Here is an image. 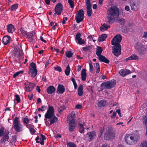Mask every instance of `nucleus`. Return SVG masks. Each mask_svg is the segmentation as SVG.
<instances>
[{"instance_id": "1", "label": "nucleus", "mask_w": 147, "mask_h": 147, "mask_svg": "<svg viewBox=\"0 0 147 147\" xmlns=\"http://www.w3.org/2000/svg\"><path fill=\"white\" fill-rule=\"evenodd\" d=\"M107 22L111 24L118 18L119 15V10L115 6H112L107 11Z\"/></svg>"}, {"instance_id": "2", "label": "nucleus", "mask_w": 147, "mask_h": 147, "mask_svg": "<svg viewBox=\"0 0 147 147\" xmlns=\"http://www.w3.org/2000/svg\"><path fill=\"white\" fill-rule=\"evenodd\" d=\"M121 40V35L118 34L116 35L111 41L112 45H114L113 47V53L116 56H119L121 53V46L119 43Z\"/></svg>"}, {"instance_id": "3", "label": "nucleus", "mask_w": 147, "mask_h": 147, "mask_svg": "<svg viewBox=\"0 0 147 147\" xmlns=\"http://www.w3.org/2000/svg\"><path fill=\"white\" fill-rule=\"evenodd\" d=\"M54 111L53 107L49 105L47 111L45 115V117L49 119V121L50 122V125L56 122L58 119L54 114Z\"/></svg>"}, {"instance_id": "4", "label": "nucleus", "mask_w": 147, "mask_h": 147, "mask_svg": "<svg viewBox=\"0 0 147 147\" xmlns=\"http://www.w3.org/2000/svg\"><path fill=\"white\" fill-rule=\"evenodd\" d=\"M13 127L15 130L20 132L23 130V125L20 123V121L18 117H16L13 122Z\"/></svg>"}, {"instance_id": "5", "label": "nucleus", "mask_w": 147, "mask_h": 147, "mask_svg": "<svg viewBox=\"0 0 147 147\" xmlns=\"http://www.w3.org/2000/svg\"><path fill=\"white\" fill-rule=\"evenodd\" d=\"M115 137V133L111 128L108 127L106 129V131L105 133L104 138L106 140H109L113 139Z\"/></svg>"}, {"instance_id": "6", "label": "nucleus", "mask_w": 147, "mask_h": 147, "mask_svg": "<svg viewBox=\"0 0 147 147\" xmlns=\"http://www.w3.org/2000/svg\"><path fill=\"white\" fill-rule=\"evenodd\" d=\"M115 85V81L111 80L102 83L101 85V87L105 89H110L113 88Z\"/></svg>"}, {"instance_id": "7", "label": "nucleus", "mask_w": 147, "mask_h": 147, "mask_svg": "<svg viewBox=\"0 0 147 147\" xmlns=\"http://www.w3.org/2000/svg\"><path fill=\"white\" fill-rule=\"evenodd\" d=\"M84 11L82 9H80L77 11V13L76 14L75 19L78 23L82 22L84 19Z\"/></svg>"}, {"instance_id": "8", "label": "nucleus", "mask_w": 147, "mask_h": 147, "mask_svg": "<svg viewBox=\"0 0 147 147\" xmlns=\"http://www.w3.org/2000/svg\"><path fill=\"white\" fill-rule=\"evenodd\" d=\"M30 67L29 74L31 75V77H34L37 74V70L36 69V65L33 62L31 63L30 64Z\"/></svg>"}, {"instance_id": "9", "label": "nucleus", "mask_w": 147, "mask_h": 147, "mask_svg": "<svg viewBox=\"0 0 147 147\" xmlns=\"http://www.w3.org/2000/svg\"><path fill=\"white\" fill-rule=\"evenodd\" d=\"M130 6L132 10L136 11L140 6L139 0H131Z\"/></svg>"}, {"instance_id": "10", "label": "nucleus", "mask_w": 147, "mask_h": 147, "mask_svg": "<svg viewBox=\"0 0 147 147\" xmlns=\"http://www.w3.org/2000/svg\"><path fill=\"white\" fill-rule=\"evenodd\" d=\"M131 135L132 145H134L139 141L140 139L139 135L138 133L136 132L131 134Z\"/></svg>"}, {"instance_id": "11", "label": "nucleus", "mask_w": 147, "mask_h": 147, "mask_svg": "<svg viewBox=\"0 0 147 147\" xmlns=\"http://www.w3.org/2000/svg\"><path fill=\"white\" fill-rule=\"evenodd\" d=\"M137 47V51L139 55H142L145 53L146 50L143 45L141 44L138 45Z\"/></svg>"}, {"instance_id": "12", "label": "nucleus", "mask_w": 147, "mask_h": 147, "mask_svg": "<svg viewBox=\"0 0 147 147\" xmlns=\"http://www.w3.org/2000/svg\"><path fill=\"white\" fill-rule=\"evenodd\" d=\"M63 6L60 3H58L56 5L55 8V11L57 14L58 15H60L63 10Z\"/></svg>"}, {"instance_id": "13", "label": "nucleus", "mask_w": 147, "mask_h": 147, "mask_svg": "<svg viewBox=\"0 0 147 147\" xmlns=\"http://www.w3.org/2000/svg\"><path fill=\"white\" fill-rule=\"evenodd\" d=\"M24 85L26 88V90L29 92L33 90L34 87L35 86L34 84L28 82H26L25 83Z\"/></svg>"}, {"instance_id": "14", "label": "nucleus", "mask_w": 147, "mask_h": 147, "mask_svg": "<svg viewBox=\"0 0 147 147\" xmlns=\"http://www.w3.org/2000/svg\"><path fill=\"white\" fill-rule=\"evenodd\" d=\"M76 124L74 119H72L71 120L69 124V130L70 132H72L76 127Z\"/></svg>"}, {"instance_id": "15", "label": "nucleus", "mask_w": 147, "mask_h": 147, "mask_svg": "<svg viewBox=\"0 0 147 147\" xmlns=\"http://www.w3.org/2000/svg\"><path fill=\"white\" fill-rule=\"evenodd\" d=\"M81 36V34L80 33H78L76 34L75 39L77 41L78 44L80 45H82L85 43V41L80 37Z\"/></svg>"}, {"instance_id": "16", "label": "nucleus", "mask_w": 147, "mask_h": 147, "mask_svg": "<svg viewBox=\"0 0 147 147\" xmlns=\"http://www.w3.org/2000/svg\"><path fill=\"white\" fill-rule=\"evenodd\" d=\"M124 139L126 143L129 145H132L131 134H126L125 137Z\"/></svg>"}, {"instance_id": "17", "label": "nucleus", "mask_w": 147, "mask_h": 147, "mask_svg": "<svg viewBox=\"0 0 147 147\" xmlns=\"http://www.w3.org/2000/svg\"><path fill=\"white\" fill-rule=\"evenodd\" d=\"M131 71L126 69H121L119 71V73L122 76H125L127 74H130Z\"/></svg>"}, {"instance_id": "18", "label": "nucleus", "mask_w": 147, "mask_h": 147, "mask_svg": "<svg viewBox=\"0 0 147 147\" xmlns=\"http://www.w3.org/2000/svg\"><path fill=\"white\" fill-rule=\"evenodd\" d=\"M87 134L88 135V137L89 138L90 140H89V142L93 139L96 136V133L94 131L87 133Z\"/></svg>"}, {"instance_id": "19", "label": "nucleus", "mask_w": 147, "mask_h": 147, "mask_svg": "<svg viewBox=\"0 0 147 147\" xmlns=\"http://www.w3.org/2000/svg\"><path fill=\"white\" fill-rule=\"evenodd\" d=\"M9 133V131L8 130H7V131L5 133V134L3 135V138L1 139V142L2 143H5L6 141H8L9 138L8 135Z\"/></svg>"}, {"instance_id": "20", "label": "nucleus", "mask_w": 147, "mask_h": 147, "mask_svg": "<svg viewBox=\"0 0 147 147\" xmlns=\"http://www.w3.org/2000/svg\"><path fill=\"white\" fill-rule=\"evenodd\" d=\"M84 126H85V123H83V124L79 123V125L78 126V128L79 131L81 134L84 132V130L85 129V128L84 127Z\"/></svg>"}, {"instance_id": "21", "label": "nucleus", "mask_w": 147, "mask_h": 147, "mask_svg": "<svg viewBox=\"0 0 147 147\" xmlns=\"http://www.w3.org/2000/svg\"><path fill=\"white\" fill-rule=\"evenodd\" d=\"M65 89L64 86L61 85L59 84L57 88V92L58 94H63L65 91Z\"/></svg>"}, {"instance_id": "22", "label": "nucleus", "mask_w": 147, "mask_h": 147, "mask_svg": "<svg viewBox=\"0 0 147 147\" xmlns=\"http://www.w3.org/2000/svg\"><path fill=\"white\" fill-rule=\"evenodd\" d=\"M98 57L99 60L101 61L107 63H108L109 62V60L107 58H106L104 56L102 55H100L98 56Z\"/></svg>"}, {"instance_id": "23", "label": "nucleus", "mask_w": 147, "mask_h": 147, "mask_svg": "<svg viewBox=\"0 0 147 147\" xmlns=\"http://www.w3.org/2000/svg\"><path fill=\"white\" fill-rule=\"evenodd\" d=\"M15 28L12 24H9L7 26V30L8 32L12 33L15 31Z\"/></svg>"}, {"instance_id": "24", "label": "nucleus", "mask_w": 147, "mask_h": 147, "mask_svg": "<svg viewBox=\"0 0 147 147\" xmlns=\"http://www.w3.org/2000/svg\"><path fill=\"white\" fill-rule=\"evenodd\" d=\"M10 37L8 36H6L3 37V42L4 44L6 45L9 43L10 41Z\"/></svg>"}, {"instance_id": "25", "label": "nucleus", "mask_w": 147, "mask_h": 147, "mask_svg": "<svg viewBox=\"0 0 147 147\" xmlns=\"http://www.w3.org/2000/svg\"><path fill=\"white\" fill-rule=\"evenodd\" d=\"M138 57L136 55L132 54L129 57L126 59L125 60L127 61L129 60H138Z\"/></svg>"}, {"instance_id": "26", "label": "nucleus", "mask_w": 147, "mask_h": 147, "mask_svg": "<svg viewBox=\"0 0 147 147\" xmlns=\"http://www.w3.org/2000/svg\"><path fill=\"white\" fill-rule=\"evenodd\" d=\"M47 90L48 94H51L55 92V89L53 86H51L47 88Z\"/></svg>"}, {"instance_id": "27", "label": "nucleus", "mask_w": 147, "mask_h": 147, "mask_svg": "<svg viewBox=\"0 0 147 147\" xmlns=\"http://www.w3.org/2000/svg\"><path fill=\"white\" fill-rule=\"evenodd\" d=\"M110 26L106 24H104L100 28V30L102 32H103L105 30H107L108 28H110Z\"/></svg>"}, {"instance_id": "28", "label": "nucleus", "mask_w": 147, "mask_h": 147, "mask_svg": "<svg viewBox=\"0 0 147 147\" xmlns=\"http://www.w3.org/2000/svg\"><path fill=\"white\" fill-rule=\"evenodd\" d=\"M86 71L85 69H83L81 71V75L82 79L83 81H85L86 80Z\"/></svg>"}, {"instance_id": "29", "label": "nucleus", "mask_w": 147, "mask_h": 147, "mask_svg": "<svg viewBox=\"0 0 147 147\" xmlns=\"http://www.w3.org/2000/svg\"><path fill=\"white\" fill-rule=\"evenodd\" d=\"M107 102L105 100H102L99 101L98 103V106L99 107L105 106L107 105Z\"/></svg>"}, {"instance_id": "30", "label": "nucleus", "mask_w": 147, "mask_h": 147, "mask_svg": "<svg viewBox=\"0 0 147 147\" xmlns=\"http://www.w3.org/2000/svg\"><path fill=\"white\" fill-rule=\"evenodd\" d=\"M83 86L80 85L78 89V94L79 96H80L82 95L83 92Z\"/></svg>"}, {"instance_id": "31", "label": "nucleus", "mask_w": 147, "mask_h": 147, "mask_svg": "<svg viewBox=\"0 0 147 147\" xmlns=\"http://www.w3.org/2000/svg\"><path fill=\"white\" fill-rule=\"evenodd\" d=\"M34 32L33 31L31 32H27L26 36L27 38H29L31 41H32V38L34 35Z\"/></svg>"}, {"instance_id": "32", "label": "nucleus", "mask_w": 147, "mask_h": 147, "mask_svg": "<svg viewBox=\"0 0 147 147\" xmlns=\"http://www.w3.org/2000/svg\"><path fill=\"white\" fill-rule=\"evenodd\" d=\"M102 48L99 46H98L96 48V55L99 56L102 53Z\"/></svg>"}, {"instance_id": "33", "label": "nucleus", "mask_w": 147, "mask_h": 147, "mask_svg": "<svg viewBox=\"0 0 147 147\" xmlns=\"http://www.w3.org/2000/svg\"><path fill=\"white\" fill-rule=\"evenodd\" d=\"M107 37V34H104L101 35L100 37H99L98 40L99 42H101L104 41Z\"/></svg>"}, {"instance_id": "34", "label": "nucleus", "mask_w": 147, "mask_h": 147, "mask_svg": "<svg viewBox=\"0 0 147 147\" xmlns=\"http://www.w3.org/2000/svg\"><path fill=\"white\" fill-rule=\"evenodd\" d=\"M125 19L123 18H119L117 20V22L122 25L125 24Z\"/></svg>"}, {"instance_id": "35", "label": "nucleus", "mask_w": 147, "mask_h": 147, "mask_svg": "<svg viewBox=\"0 0 147 147\" xmlns=\"http://www.w3.org/2000/svg\"><path fill=\"white\" fill-rule=\"evenodd\" d=\"M18 4H15L11 5L9 9L11 11L15 10L18 7Z\"/></svg>"}, {"instance_id": "36", "label": "nucleus", "mask_w": 147, "mask_h": 147, "mask_svg": "<svg viewBox=\"0 0 147 147\" xmlns=\"http://www.w3.org/2000/svg\"><path fill=\"white\" fill-rule=\"evenodd\" d=\"M70 71V69L69 67V65H68L66 68L65 71V74L68 76L69 74V73Z\"/></svg>"}, {"instance_id": "37", "label": "nucleus", "mask_w": 147, "mask_h": 147, "mask_svg": "<svg viewBox=\"0 0 147 147\" xmlns=\"http://www.w3.org/2000/svg\"><path fill=\"white\" fill-rule=\"evenodd\" d=\"M87 14L89 17H90L92 14V9L91 7H86Z\"/></svg>"}, {"instance_id": "38", "label": "nucleus", "mask_w": 147, "mask_h": 147, "mask_svg": "<svg viewBox=\"0 0 147 147\" xmlns=\"http://www.w3.org/2000/svg\"><path fill=\"white\" fill-rule=\"evenodd\" d=\"M65 54L66 57L68 58L71 57L73 55V53L71 51H68L66 52Z\"/></svg>"}, {"instance_id": "39", "label": "nucleus", "mask_w": 147, "mask_h": 147, "mask_svg": "<svg viewBox=\"0 0 147 147\" xmlns=\"http://www.w3.org/2000/svg\"><path fill=\"white\" fill-rule=\"evenodd\" d=\"M67 147H76V145L74 143L69 142L67 144Z\"/></svg>"}, {"instance_id": "40", "label": "nucleus", "mask_w": 147, "mask_h": 147, "mask_svg": "<svg viewBox=\"0 0 147 147\" xmlns=\"http://www.w3.org/2000/svg\"><path fill=\"white\" fill-rule=\"evenodd\" d=\"M95 65V68L96 70V73L98 74L99 73L100 70L99 64L98 63H97L96 64V65Z\"/></svg>"}, {"instance_id": "41", "label": "nucleus", "mask_w": 147, "mask_h": 147, "mask_svg": "<svg viewBox=\"0 0 147 147\" xmlns=\"http://www.w3.org/2000/svg\"><path fill=\"white\" fill-rule=\"evenodd\" d=\"M89 64L90 65V71L91 73H93L94 72V68L91 61L89 62Z\"/></svg>"}, {"instance_id": "42", "label": "nucleus", "mask_w": 147, "mask_h": 147, "mask_svg": "<svg viewBox=\"0 0 147 147\" xmlns=\"http://www.w3.org/2000/svg\"><path fill=\"white\" fill-rule=\"evenodd\" d=\"M68 2L69 3L71 8H72L74 7V2L72 0H68Z\"/></svg>"}, {"instance_id": "43", "label": "nucleus", "mask_w": 147, "mask_h": 147, "mask_svg": "<svg viewBox=\"0 0 147 147\" xmlns=\"http://www.w3.org/2000/svg\"><path fill=\"white\" fill-rule=\"evenodd\" d=\"M5 128L2 127L0 128V137L2 136L4 132Z\"/></svg>"}, {"instance_id": "44", "label": "nucleus", "mask_w": 147, "mask_h": 147, "mask_svg": "<svg viewBox=\"0 0 147 147\" xmlns=\"http://www.w3.org/2000/svg\"><path fill=\"white\" fill-rule=\"evenodd\" d=\"M23 72V71H19L17 72L14 74L13 76V77L14 78H16V77L18 76V75L21 73H22Z\"/></svg>"}, {"instance_id": "45", "label": "nucleus", "mask_w": 147, "mask_h": 147, "mask_svg": "<svg viewBox=\"0 0 147 147\" xmlns=\"http://www.w3.org/2000/svg\"><path fill=\"white\" fill-rule=\"evenodd\" d=\"M20 30L21 33L22 35L24 36H26L27 32L25 31L22 28H21Z\"/></svg>"}, {"instance_id": "46", "label": "nucleus", "mask_w": 147, "mask_h": 147, "mask_svg": "<svg viewBox=\"0 0 147 147\" xmlns=\"http://www.w3.org/2000/svg\"><path fill=\"white\" fill-rule=\"evenodd\" d=\"M83 50L85 51L89 52L90 50V47H83L82 48Z\"/></svg>"}, {"instance_id": "47", "label": "nucleus", "mask_w": 147, "mask_h": 147, "mask_svg": "<svg viewBox=\"0 0 147 147\" xmlns=\"http://www.w3.org/2000/svg\"><path fill=\"white\" fill-rule=\"evenodd\" d=\"M140 145L142 147H147V141L142 142Z\"/></svg>"}, {"instance_id": "48", "label": "nucleus", "mask_w": 147, "mask_h": 147, "mask_svg": "<svg viewBox=\"0 0 147 147\" xmlns=\"http://www.w3.org/2000/svg\"><path fill=\"white\" fill-rule=\"evenodd\" d=\"M91 4L90 0H86V7H91Z\"/></svg>"}, {"instance_id": "49", "label": "nucleus", "mask_w": 147, "mask_h": 147, "mask_svg": "<svg viewBox=\"0 0 147 147\" xmlns=\"http://www.w3.org/2000/svg\"><path fill=\"white\" fill-rule=\"evenodd\" d=\"M30 121V119L27 118H25L24 119L23 122L24 123L27 124Z\"/></svg>"}, {"instance_id": "50", "label": "nucleus", "mask_w": 147, "mask_h": 147, "mask_svg": "<svg viewBox=\"0 0 147 147\" xmlns=\"http://www.w3.org/2000/svg\"><path fill=\"white\" fill-rule=\"evenodd\" d=\"M26 127L27 128H29L30 129L31 128H34V125L32 123L29 124H27L26 125Z\"/></svg>"}, {"instance_id": "51", "label": "nucleus", "mask_w": 147, "mask_h": 147, "mask_svg": "<svg viewBox=\"0 0 147 147\" xmlns=\"http://www.w3.org/2000/svg\"><path fill=\"white\" fill-rule=\"evenodd\" d=\"M16 100L17 103L20 102V98L19 95L17 94L16 95Z\"/></svg>"}, {"instance_id": "52", "label": "nucleus", "mask_w": 147, "mask_h": 147, "mask_svg": "<svg viewBox=\"0 0 147 147\" xmlns=\"http://www.w3.org/2000/svg\"><path fill=\"white\" fill-rule=\"evenodd\" d=\"M104 127H101L100 129V136H102L104 131Z\"/></svg>"}, {"instance_id": "53", "label": "nucleus", "mask_w": 147, "mask_h": 147, "mask_svg": "<svg viewBox=\"0 0 147 147\" xmlns=\"http://www.w3.org/2000/svg\"><path fill=\"white\" fill-rule=\"evenodd\" d=\"M55 69L59 72H61L62 71L61 68L59 66H57L55 67Z\"/></svg>"}, {"instance_id": "54", "label": "nucleus", "mask_w": 147, "mask_h": 147, "mask_svg": "<svg viewBox=\"0 0 147 147\" xmlns=\"http://www.w3.org/2000/svg\"><path fill=\"white\" fill-rule=\"evenodd\" d=\"M70 117L72 118V119H74V117H75V113L74 112H72L70 114Z\"/></svg>"}, {"instance_id": "55", "label": "nucleus", "mask_w": 147, "mask_h": 147, "mask_svg": "<svg viewBox=\"0 0 147 147\" xmlns=\"http://www.w3.org/2000/svg\"><path fill=\"white\" fill-rule=\"evenodd\" d=\"M144 122L145 125H147V115L144 118Z\"/></svg>"}, {"instance_id": "56", "label": "nucleus", "mask_w": 147, "mask_h": 147, "mask_svg": "<svg viewBox=\"0 0 147 147\" xmlns=\"http://www.w3.org/2000/svg\"><path fill=\"white\" fill-rule=\"evenodd\" d=\"M29 131L32 134H35L36 132V130L34 129V128H31V129H30Z\"/></svg>"}, {"instance_id": "57", "label": "nucleus", "mask_w": 147, "mask_h": 147, "mask_svg": "<svg viewBox=\"0 0 147 147\" xmlns=\"http://www.w3.org/2000/svg\"><path fill=\"white\" fill-rule=\"evenodd\" d=\"M116 113L115 112H113V113L112 115L111 116V118L112 119H114L116 117Z\"/></svg>"}, {"instance_id": "58", "label": "nucleus", "mask_w": 147, "mask_h": 147, "mask_svg": "<svg viewBox=\"0 0 147 147\" xmlns=\"http://www.w3.org/2000/svg\"><path fill=\"white\" fill-rule=\"evenodd\" d=\"M82 107V105H77L76 106V108L77 109H81Z\"/></svg>"}, {"instance_id": "59", "label": "nucleus", "mask_w": 147, "mask_h": 147, "mask_svg": "<svg viewBox=\"0 0 147 147\" xmlns=\"http://www.w3.org/2000/svg\"><path fill=\"white\" fill-rule=\"evenodd\" d=\"M116 112L118 113V114L119 117H121V113L120 110V109H117L116 110Z\"/></svg>"}, {"instance_id": "60", "label": "nucleus", "mask_w": 147, "mask_h": 147, "mask_svg": "<svg viewBox=\"0 0 147 147\" xmlns=\"http://www.w3.org/2000/svg\"><path fill=\"white\" fill-rule=\"evenodd\" d=\"M33 94H31L30 95H28V97L29 99L30 100H32L33 98Z\"/></svg>"}, {"instance_id": "61", "label": "nucleus", "mask_w": 147, "mask_h": 147, "mask_svg": "<svg viewBox=\"0 0 147 147\" xmlns=\"http://www.w3.org/2000/svg\"><path fill=\"white\" fill-rule=\"evenodd\" d=\"M143 38H147V32H145L144 33V34L143 36Z\"/></svg>"}, {"instance_id": "62", "label": "nucleus", "mask_w": 147, "mask_h": 147, "mask_svg": "<svg viewBox=\"0 0 147 147\" xmlns=\"http://www.w3.org/2000/svg\"><path fill=\"white\" fill-rule=\"evenodd\" d=\"M63 109L62 108V107H61L60 108H59L58 109V111L59 113H60L61 112L63 111Z\"/></svg>"}, {"instance_id": "63", "label": "nucleus", "mask_w": 147, "mask_h": 147, "mask_svg": "<svg viewBox=\"0 0 147 147\" xmlns=\"http://www.w3.org/2000/svg\"><path fill=\"white\" fill-rule=\"evenodd\" d=\"M41 137L42 138V140H46V138L44 135L42 134L41 135Z\"/></svg>"}, {"instance_id": "64", "label": "nucleus", "mask_w": 147, "mask_h": 147, "mask_svg": "<svg viewBox=\"0 0 147 147\" xmlns=\"http://www.w3.org/2000/svg\"><path fill=\"white\" fill-rule=\"evenodd\" d=\"M40 40L42 42H43L45 43L47 41H46V40H44L43 39V38L42 36H40Z\"/></svg>"}]
</instances>
